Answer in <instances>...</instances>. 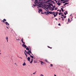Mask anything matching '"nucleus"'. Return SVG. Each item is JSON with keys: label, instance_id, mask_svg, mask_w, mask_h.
<instances>
[{"label": "nucleus", "instance_id": "a878e982", "mask_svg": "<svg viewBox=\"0 0 76 76\" xmlns=\"http://www.w3.org/2000/svg\"><path fill=\"white\" fill-rule=\"evenodd\" d=\"M66 0H61V1H66Z\"/></svg>", "mask_w": 76, "mask_h": 76}, {"label": "nucleus", "instance_id": "c03bdc74", "mask_svg": "<svg viewBox=\"0 0 76 76\" xmlns=\"http://www.w3.org/2000/svg\"><path fill=\"white\" fill-rule=\"evenodd\" d=\"M61 10H59V12H61Z\"/></svg>", "mask_w": 76, "mask_h": 76}, {"label": "nucleus", "instance_id": "f8f14e48", "mask_svg": "<svg viewBox=\"0 0 76 76\" xmlns=\"http://www.w3.org/2000/svg\"><path fill=\"white\" fill-rule=\"evenodd\" d=\"M40 62H41V64H42H42H44V62H43V61H40Z\"/></svg>", "mask_w": 76, "mask_h": 76}, {"label": "nucleus", "instance_id": "72a5a7b5", "mask_svg": "<svg viewBox=\"0 0 76 76\" xmlns=\"http://www.w3.org/2000/svg\"><path fill=\"white\" fill-rule=\"evenodd\" d=\"M49 4L51 6H52V5H53V4Z\"/></svg>", "mask_w": 76, "mask_h": 76}, {"label": "nucleus", "instance_id": "c85d7f7f", "mask_svg": "<svg viewBox=\"0 0 76 76\" xmlns=\"http://www.w3.org/2000/svg\"><path fill=\"white\" fill-rule=\"evenodd\" d=\"M64 18H66V16H64Z\"/></svg>", "mask_w": 76, "mask_h": 76}, {"label": "nucleus", "instance_id": "2eb2a0df", "mask_svg": "<svg viewBox=\"0 0 76 76\" xmlns=\"http://www.w3.org/2000/svg\"><path fill=\"white\" fill-rule=\"evenodd\" d=\"M57 4L58 5V6H60L61 5V3H57Z\"/></svg>", "mask_w": 76, "mask_h": 76}, {"label": "nucleus", "instance_id": "5fc2aeb1", "mask_svg": "<svg viewBox=\"0 0 76 76\" xmlns=\"http://www.w3.org/2000/svg\"><path fill=\"white\" fill-rule=\"evenodd\" d=\"M47 14H48V15H49V13L47 12Z\"/></svg>", "mask_w": 76, "mask_h": 76}, {"label": "nucleus", "instance_id": "49530a36", "mask_svg": "<svg viewBox=\"0 0 76 76\" xmlns=\"http://www.w3.org/2000/svg\"><path fill=\"white\" fill-rule=\"evenodd\" d=\"M55 19H56V20H57V19L56 18H55Z\"/></svg>", "mask_w": 76, "mask_h": 76}, {"label": "nucleus", "instance_id": "774afa93", "mask_svg": "<svg viewBox=\"0 0 76 76\" xmlns=\"http://www.w3.org/2000/svg\"><path fill=\"white\" fill-rule=\"evenodd\" d=\"M15 64H16V63H15Z\"/></svg>", "mask_w": 76, "mask_h": 76}, {"label": "nucleus", "instance_id": "4468645a", "mask_svg": "<svg viewBox=\"0 0 76 76\" xmlns=\"http://www.w3.org/2000/svg\"><path fill=\"white\" fill-rule=\"evenodd\" d=\"M23 66H26V64L25 63V62H24L23 64Z\"/></svg>", "mask_w": 76, "mask_h": 76}, {"label": "nucleus", "instance_id": "2f4dec72", "mask_svg": "<svg viewBox=\"0 0 76 76\" xmlns=\"http://www.w3.org/2000/svg\"><path fill=\"white\" fill-rule=\"evenodd\" d=\"M36 73V71L35 72H34V73H33V75H34V74H35Z\"/></svg>", "mask_w": 76, "mask_h": 76}, {"label": "nucleus", "instance_id": "052dcab7", "mask_svg": "<svg viewBox=\"0 0 76 76\" xmlns=\"http://www.w3.org/2000/svg\"><path fill=\"white\" fill-rule=\"evenodd\" d=\"M66 2H67V1H65V3H66Z\"/></svg>", "mask_w": 76, "mask_h": 76}, {"label": "nucleus", "instance_id": "7c9ffc66", "mask_svg": "<svg viewBox=\"0 0 76 76\" xmlns=\"http://www.w3.org/2000/svg\"><path fill=\"white\" fill-rule=\"evenodd\" d=\"M58 9L57 7H56L55 8V10H57Z\"/></svg>", "mask_w": 76, "mask_h": 76}, {"label": "nucleus", "instance_id": "ddd939ff", "mask_svg": "<svg viewBox=\"0 0 76 76\" xmlns=\"http://www.w3.org/2000/svg\"><path fill=\"white\" fill-rule=\"evenodd\" d=\"M31 60L30 62V63H32V61H33V59H31Z\"/></svg>", "mask_w": 76, "mask_h": 76}, {"label": "nucleus", "instance_id": "dca6fc26", "mask_svg": "<svg viewBox=\"0 0 76 76\" xmlns=\"http://www.w3.org/2000/svg\"><path fill=\"white\" fill-rule=\"evenodd\" d=\"M39 12H42V10L41 9H39Z\"/></svg>", "mask_w": 76, "mask_h": 76}, {"label": "nucleus", "instance_id": "bb28decb", "mask_svg": "<svg viewBox=\"0 0 76 76\" xmlns=\"http://www.w3.org/2000/svg\"><path fill=\"white\" fill-rule=\"evenodd\" d=\"M69 4V3H65V5H66V4Z\"/></svg>", "mask_w": 76, "mask_h": 76}, {"label": "nucleus", "instance_id": "a18cd8bd", "mask_svg": "<svg viewBox=\"0 0 76 76\" xmlns=\"http://www.w3.org/2000/svg\"><path fill=\"white\" fill-rule=\"evenodd\" d=\"M58 25H59V26H60V24H58Z\"/></svg>", "mask_w": 76, "mask_h": 76}, {"label": "nucleus", "instance_id": "5701e85b", "mask_svg": "<svg viewBox=\"0 0 76 76\" xmlns=\"http://www.w3.org/2000/svg\"><path fill=\"white\" fill-rule=\"evenodd\" d=\"M45 61L47 62V63H48V61H47V60L46 59H45Z\"/></svg>", "mask_w": 76, "mask_h": 76}, {"label": "nucleus", "instance_id": "bf43d9fd", "mask_svg": "<svg viewBox=\"0 0 76 76\" xmlns=\"http://www.w3.org/2000/svg\"><path fill=\"white\" fill-rule=\"evenodd\" d=\"M20 58H21L22 59V58H21L20 57Z\"/></svg>", "mask_w": 76, "mask_h": 76}, {"label": "nucleus", "instance_id": "680f3d73", "mask_svg": "<svg viewBox=\"0 0 76 76\" xmlns=\"http://www.w3.org/2000/svg\"><path fill=\"white\" fill-rule=\"evenodd\" d=\"M54 10V8L52 10Z\"/></svg>", "mask_w": 76, "mask_h": 76}, {"label": "nucleus", "instance_id": "a211bd4d", "mask_svg": "<svg viewBox=\"0 0 76 76\" xmlns=\"http://www.w3.org/2000/svg\"><path fill=\"white\" fill-rule=\"evenodd\" d=\"M29 56H30V57H31L32 58H34V56H33L31 55H29Z\"/></svg>", "mask_w": 76, "mask_h": 76}, {"label": "nucleus", "instance_id": "a19ab883", "mask_svg": "<svg viewBox=\"0 0 76 76\" xmlns=\"http://www.w3.org/2000/svg\"><path fill=\"white\" fill-rule=\"evenodd\" d=\"M61 15V16H64V15L63 14H62Z\"/></svg>", "mask_w": 76, "mask_h": 76}, {"label": "nucleus", "instance_id": "8fccbe9b", "mask_svg": "<svg viewBox=\"0 0 76 76\" xmlns=\"http://www.w3.org/2000/svg\"><path fill=\"white\" fill-rule=\"evenodd\" d=\"M6 28H7L8 29H9V28L8 27H7L6 26Z\"/></svg>", "mask_w": 76, "mask_h": 76}, {"label": "nucleus", "instance_id": "e2e57ef3", "mask_svg": "<svg viewBox=\"0 0 76 76\" xmlns=\"http://www.w3.org/2000/svg\"><path fill=\"white\" fill-rule=\"evenodd\" d=\"M59 10H57V11H59Z\"/></svg>", "mask_w": 76, "mask_h": 76}, {"label": "nucleus", "instance_id": "6e6d98bb", "mask_svg": "<svg viewBox=\"0 0 76 76\" xmlns=\"http://www.w3.org/2000/svg\"><path fill=\"white\" fill-rule=\"evenodd\" d=\"M61 7H62L63 8H64V7H63L61 6Z\"/></svg>", "mask_w": 76, "mask_h": 76}, {"label": "nucleus", "instance_id": "aec40b11", "mask_svg": "<svg viewBox=\"0 0 76 76\" xmlns=\"http://www.w3.org/2000/svg\"><path fill=\"white\" fill-rule=\"evenodd\" d=\"M48 48H50V49H52V47H50L49 46H48Z\"/></svg>", "mask_w": 76, "mask_h": 76}, {"label": "nucleus", "instance_id": "b1692460", "mask_svg": "<svg viewBox=\"0 0 76 76\" xmlns=\"http://www.w3.org/2000/svg\"><path fill=\"white\" fill-rule=\"evenodd\" d=\"M6 39H7V40H8V37H6Z\"/></svg>", "mask_w": 76, "mask_h": 76}, {"label": "nucleus", "instance_id": "c9c22d12", "mask_svg": "<svg viewBox=\"0 0 76 76\" xmlns=\"http://www.w3.org/2000/svg\"><path fill=\"white\" fill-rule=\"evenodd\" d=\"M54 1H56V3H57V0H54Z\"/></svg>", "mask_w": 76, "mask_h": 76}, {"label": "nucleus", "instance_id": "4d7b16f0", "mask_svg": "<svg viewBox=\"0 0 76 76\" xmlns=\"http://www.w3.org/2000/svg\"><path fill=\"white\" fill-rule=\"evenodd\" d=\"M34 61V63H35V61Z\"/></svg>", "mask_w": 76, "mask_h": 76}, {"label": "nucleus", "instance_id": "603ef678", "mask_svg": "<svg viewBox=\"0 0 76 76\" xmlns=\"http://www.w3.org/2000/svg\"><path fill=\"white\" fill-rule=\"evenodd\" d=\"M66 1V2H68V1Z\"/></svg>", "mask_w": 76, "mask_h": 76}, {"label": "nucleus", "instance_id": "f257e3e1", "mask_svg": "<svg viewBox=\"0 0 76 76\" xmlns=\"http://www.w3.org/2000/svg\"><path fill=\"white\" fill-rule=\"evenodd\" d=\"M37 4H35V5L33 4V6H34V7L37 6L38 7H42V2H39V3H37Z\"/></svg>", "mask_w": 76, "mask_h": 76}, {"label": "nucleus", "instance_id": "6e6552de", "mask_svg": "<svg viewBox=\"0 0 76 76\" xmlns=\"http://www.w3.org/2000/svg\"><path fill=\"white\" fill-rule=\"evenodd\" d=\"M26 50H28V51H29V48H28V47H26Z\"/></svg>", "mask_w": 76, "mask_h": 76}, {"label": "nucleus", "instance_id": "4be33fe9", "mask_svg": "<svg viewBox=\"0 0 76 76\" xmlns=\"http://www.w3.org/2000/svg\"><path fill=\"white\" fill-rule=\"evenodd\" d=\"M48 13H50V14H52V12H48Z\"/></svg>", "mask_w": 76, "mask_h": 76}, {"label": "nucleus", "instance_id": "0e129e2a", "mask_svg": "<svg viewBox=\"0 0 76 76\" xmlns=\"http://www.w3.org/2000/svg\"><path fill=\"white\" fill-rule=\"evenodd\" d=\"M54 76H56V75H54Z\"/></svg>", "mask_w": 76, "mask_h": 76}, {"label": "nucleus", "instance_id": "79ce46f5", "mask_svg": "<svg viewBox=\"0 0 76 76\" xmlns=\"http://www.w3.org/2000/svg\"><path fill=\"white\" fill-rule=\"evenodd\" d=\"M58 14L59 15H61V14H60V13H58Z\"/></svg>", "mask_w": 76, "mask_h": 76}, {"label": "nucleus", "instance_id": "69168bd1", "mask_svg": "<svg viewBox=\"0 0 76 76\" xmlns=\"http://www.w3.org/2000/svg\"><path fill=\"white\" fill-rule=\"evenodd\" d=\"M60 14H62V13H61V12L60 13Z\"/></svg>", "mask_w": 76, "mask_h": 76}, {"label": "nucleus", "instance_id": "423d86ee", "mask_svg": "<svg viewBox=\"0 0 76 76\" xmlns=\"http://www.w3.org/2000/svg\"><path fill=\"white\" fill-rule=\"evenodd\" d=\"M5 24H6V25H7V26H9V24L7 22H5Z\"/></svg>", "mask_w": 76, "mask_h": 76}, {"label": "nucleus", "instance_id": "864d4df0", "mask_svg": "<svg viewBox=\"0 0 76 76\" xmlns=\"http://www.w3.org/2000/svg\"><path fill=\"white\" fill-rule=\"evenodd\" d=\"M46 64L45 63V62H43V64Z\"/></svg>", "mask_w": 76, "mask_h": 76}, {"label": "nucleus", "instance_id": "13d9d810", "mask_svg": "<svg viewBox=\"0 0 76 76\" xmlns=\"http://www.w3.org/2000/svg\"><path fill=\"white\" fill-rule=\"evenodd\" d=\"M61 18H62V19H63V17H61Z\"/></svg>", "mask_w": 76, "mask_h": 76}, {"label": "nucleus", "instance_id": "9d476101", "mask_svg": "<svg viewBox=\"0 0 76 76\" xmlns=\"http://www.w3.org/2000/svg\"><path fill=\"white\" fill-rule=\"evenodd\" d=\"M49 1H51L52 2V3H54V2L53 1V0H52L47 1V2H49Z\"/></svg>", "mask_w": 76, "mask_h": 76}, {"label": "nucleus", "instance_id": "f704fd0d", "mask_svg": "<svg viewBox=\"0 0 76 76\" xmlns=\"http://www.w3.org/2000/svg\"><path fill=\"white\" fill-rule=\"evenodd\" d=\"M24 54H25V55H26V56H27V55L26 54V53H25V52H24Z\"/></svg>", "mask_w": 76, "mask_h": 76}, {"label": "nucleus", "instance_id": "473e14b6", "mask_svg": "<svg viewBox=\"0 0 76 76\" xmlns=\"http://www.w3.org/2000/svg\"><path fill=\"white\" fill-rule=\"evenodd\" d=\"M40 76H44V75H42V74H41Z\"/></svg>", "mask_w": 76, "mask_h": 76}, {"label": "nucleus", "instance_id": "338daca9", "mask_svg": "<svg viewBox=\"0 0 76 76\" xmlns=\"http://www.w3.org/2000/svg\"><path fill=\"white\" fill-rule=\"evenodd\" d=\"M59 20H60V19H61L60 18H59Z\"/></svg>", "mask_w": 76, "mask_h": 76}, {"label": "nucleus", "instance_id": "39448f33", "mask_svg": "<svg viewBox=\"0 0 76 76\" xmlns=\"http://www.w3.org/2000/svg\"><path fill=\"white\" fill-rule=\"evenodd\" d=\"M50 7H51V6L49 5L48 7H46V8L47 9H50Z\"/></svg>", "mask_w": 76, "mask_h": 76}, {"label": "nucleus", "instance_id": "20e7f679", "mask_svg": "<svg viewBox=\"0 0 76 76\" xmlns=\"http://www.w3.org/2000/svg\"><path fill=\"white\" fill-rule=\"evenodd\" d=\"M22 46L23 47H24V48H26V47H27L26 45L24 44H23Z\"/></svg>", "mask_w": 76, "mask_h": 76}, {"label": "nucleus", "instance_id": "9b49d317", "mask_svg": "<svg viewBox=\"0 0 76 76\" xmlns=\"http://www.w3.org/2000/svg\"><path fill=\"white\" fill-rule=\"evenodd\" d=\"M2 21L3 22H6V20L5 19H4L3 20H2Z\"/></svg>", "mask_w": 76, "mask_h": 76}, {"label": "nucleus", "instance_id": "393cba45", "mask_svg": "<svg viewBox=\"0 0 76 76\" xmlns=\"http://www.w3.org/2000/svg\"><path fill=\"white\" fill-rule=\"evenodd\" d=\"M69 21H70V19L69 18H68V22H69Z\"/></svg>", "mask_w": 76, "mask_h": 76}, {"label": "nucleus", "instance_id": "f3484780", "mask_svg": "<svg viewBox=\"0 0 76 76\" xmlns=\"http://www.w3.org/2000/svg\"><path fill=\"white\" fill-rule=\"evenodd\" d=\"M53 15H54V17H56V16H57V15H55V13H54L53 14Z\"/></svg>", "mask_w": 76, "mask_h": 76}, {"label": "nucleus", "instance_id": "de8ad7c7", "mask_svg": "<svg viewBox=\"0 0 76 76\" xmlns=\"http://www.w3.org/2000/svg\"><path fill=\"white\" fill-rule=\"evenodd\" d=\"M53 8H55V6H53Z\"/></svg>", "mask_w": 76, "mask_h": 76}, {"label": "nucleus", "instance_id": "f03ea898", "mask_svg": "<svg viewBox=\"0 0 76 76\" xmlns=\"http://www.w3.org/2000/svg\"><path fill=\"white\" fill-rule=\"evenodd\" d=\"M30 50L29 51H28V52L26 51V50H25V52L24 53H25V52H26V54H28V55H31V54H32V55H33V54H32V52H31V48H30Z\"/></svg>", "mask_w": 76, "mask_h": 76}, {"label": "nucleus", "instance_id": "6ab92c4d", "mask_svg": "<svg viewBox=\"0 0 76 76\" xmlns=\"http://www.w3.org/2000/svg\"><path fill=\"white\" fill-rule=\"evenodd\" d=\"M61 11L62 12H64V10H63V9L61 8Z\"/></svg>", "mask_w": 76, "mask_h": 76}, {"label": "nucleus", "instance_id": "09e8293b", "mask_svg": "<svg viewBox=\"0 0 76 76\" xmlns=\"http://www.w3.org/2000/svg\"><path fill=\"white\" fill-rule=\"evenodd\" d=\"M64 20V19H63V18H62V20Z\"/></svg>", "mask_w": 76, "mask_h": 76}, {"label": "nucleus", "instance_id": "ea45409f", "mask_svg": "<svg viewBox=\"0 0 76 76\" xmlns=\"http://www.w3.org/2000/svg\"><path fill=\"white\" fill-rule=\"evenodd\" d=\"M63 3H65V1H64L63 2Z\"/></svg>", "mask_w": 76, "mask_h": 76}, {"label": "nucleus", "instance_id": "0eeeda50", "mask_svg": "<svg viewBox=\"0 0 76 76\" xmlns=\"http://www.w3.org/2000/svg\"><path fill=\"white\" fill-rule=\"evenodd\" d=\"M21 41L22 42V43H23V44H25V42H23V38H22L21 39Z\"/></svg>", "mask_w": 76, "mask_h": 76}, {"label": "nucleus", "instance_id": "412c9836", "mask_svg": "<svg viewBox=\"0 0 76 76\" xmlns=\"http://www.w3.org/2000/svg\"><path fill=\"white\" fill-rule=\"evenodd\" d=\"M53 64H50V67H53Z\"/></svg>", "mask_w": 76, "mask_h": 76}, {"label": "nucleus", "instance_id": "3c124183", "mask_svg": "<svg viewBox=\"0 0 76 76\" xmlns=\"http://www.w3.org/2000/svg\"><path fill=\"white\" fill-rule=\"evenodd\" d=\"M63 6H66V4H64L63 5Z\"/></svg>", "mask_w": 76, "mask_h": 76}, {"label": "nucleus", "instance_id": "cd10ccee", "mask_svg": "<svg viewBox=\"0 0 76 76\" xmlns=\"http://www.w3.org/2000/svg\"><path fill=\"white\" fill-rule=\"evenodd\" d=\"M55 13V12H52V14H54Z\"/></svg>", "mask_w": 76, "mask_h": 76}, {"label": "nucleus", "instance_id": "58836bf2", "mask_svg": "<svg viewBox=\"0 0 76 76\" xmlns=\"http://www.w3.org/2000/svg\"><path fill=\"white\" fill-rule=\"evenodd\" d=\"M66 13V14H67L68 13L67 12V11H65Z\"/></svg>", "mask_w": 76, "mask_h": 76}, {"label": "nucleus", "instance_id": "37998d69", "mask_svg": "<svg viewBox=\"0 0 76 76\" xmlns=\"http://www.w3.org/2000/svg\"><path fill=\"white\" fill-rule=\"evenodd\" d=\"M41 14H44V13L43 12H41Z\"/></svg>", "mask_w": 76, "mask_h": 76}, {"label": "nucleus", "instance_id": "e433bc0d", "mask_svg": "<svg viewBox=\"0 0 76 76\" xmlns=\"http://www.w3.org/2000/svg\"><path fill=\"white\" fill-rule=\"evenodd\" d=\"M17 40H18V41H20V39H17Z\"/></svg>", "mask_w": 76, "mask_h": 76}, {"label": "nucleus", "instance_id": "4c0bfd02", "mask_svg": "<svg viewBox=\"0 0 76 76\" xmlns=\"http://www.w3.org/2000/svg\"><path fill=\"white\" fill-rule=\"evenodd\" d=\"M64 14L65 15H66V13L65 12H64Z\"/></svg>", "mask_w": 76, "mask_h": 76}, {"label": "nucleus", "instance_id": "1a4fd4ad", "mask_svg": "<svg viewBox=\"0 0 76 76\" xmlns=\"http://www.w3.org/2000/svg\"><path fill=\"white\" fill-rule=\"evenodd\" d=\"M31 58L29 57H28L27 58V60L28 61H29L30 62V59Z\"/></svg>", "mask_w": 76, "mask_h": 76}, {"label": "nucleus", "instance_id": "7ed1b4c3", "mask_svg": "<svg viewBox=\"0 0 76 76\" xmlns=\"http://www.w3.org/2000/svg\"><path fill=\"white\" fill-rule=\"evenodd\" d=\"M33 1H34V3L35 4H37L38 3H39L41 0H32Z\"/></svg>", "mask_w": 76, "mask_h": 76}, {"label": "nucleus", "instance_id": "c756f323", "mask_svg": "<svg viewBox=\"0 0 76 76\" xmlns=\"http://www.w3.org/2000/svg\"><path fill=\"white\" fill-rule=\"evenodd\" d=\"M56 15H57L58 14V12H56Z\"/></svg>", "mask_w": 76, "mask_h": 76}]
</instances>
